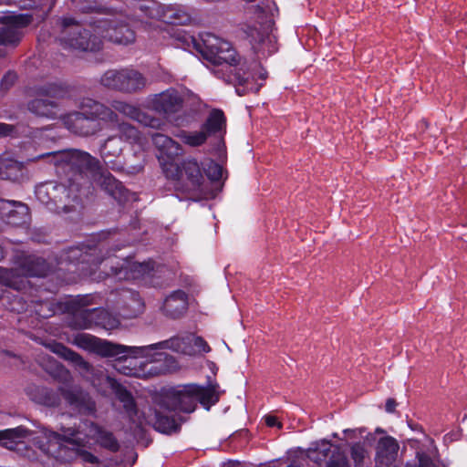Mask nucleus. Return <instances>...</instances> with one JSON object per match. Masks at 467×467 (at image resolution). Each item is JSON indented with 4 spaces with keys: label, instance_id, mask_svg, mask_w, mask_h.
I'll return each mask as SVG.
<instances>
[{
    "label": "nucleus",
    "instance_id": "f257e3e1",
    "mask_svg": "<svg viewBox=\"0 0 467 467\" xmlns=\"http://www.w3.org/2000/svg\"><path fill=\"white\" fill-rule=\"evenodd\" d=\"M219 400L213 387H201L195 384L185 385L182 389H171L163 393L150 420L160 432L169 433L178 429L174 412H192L200 402L207 410Z\"/></svg>",
    "mask_w": 467,
    "mask_h": 467
},
{
    "label": "nucleus",
    "instance_id": "f03ea898",
    "mask_svg": "<svg viewBox=\"0 0 467 467\" xmlns=\"http://www.w3.org/2000/svg\"><path fill=\"white\" fill-rule=\"evenodd\" d=\"M64 124L71 132L89 137L103 130V123L118 122V114L109 107L90 98L79 101L78 110L67 113Z\"/></svg>",
    "mask_w": 467,
    "mask_h": 467
},
{
    "label": "nucleus",
    "instance_id": "7ed1b4c3",
    "mask_svg": "<svg viewBox=\"0 0 467 467\" xmlns=\"http://www.w3.org/2000/svg\"><path fill=\"white\" fill-rule=\"evenodd\" d=\"M162 171L181 198L199 200L206 193L205 181L202 170L195 160H186L181 163L165 161Z\"/></svg>",
    "mask_w": 467,
    "mask_h": 467
},
{
    "label": "nucleus",
    "instance_id": "20e7f679",
    "mask_svg": "<svg viewBox=\"0 0 467 467\" xmlns=\"http://www.w3.org/2000/svg\"><path fill=\"white\" fill-rule=\"evenodd\" d=\"M54 29L56 39L64 48L83 52H97L102 48L103 42L97 31L85 28L73 17H57Z\"/></svg>",
    "mask_w": 467,
    "mask_h": 467
},
{
    "label": "nucleus",
    "instance_id": "39448f33",
    "mask_svg": "<svg viewBox=\"0 0 467 467\" xmlns=\"http://www.w3.org/2000/svg\"><path fill=\"white\" fill-rule=\"evenodd\" d=\"M52 157L56 165L61 166L67 178L89 184L88 174L93 179L94 173L99 169L100 161L89 153L79 150L69 149L57 152L43 154L38 158Z\"/></svg>",
    "mask_w": 467,
    "mask_h": 467
},
{
    "label": "nucleus",
    "instance_id": "423d86ee",
    "mask_svg": "<svg viewBox=\"0 0 467 467\" xmlns=\"http://www.w3.org/2000/svg\"><path fill=\"white\" fill-rule=\"evenodd\" d=\"M50 270V265L46 259L28 255L16 268L0 267V284L16 290H22L26 287L24 277H45Z\"/></svg>",
    "mask_w": 467,
    "mask_h": 467
},
{
    "label": "nucleus",
    "instance_id": "0eeeda50",
    "mask_svg": "<svg viewBox=\"0 0 467 467\" xmlns=\"http://www.w3.org/2000/svg\"><path fill=\"white\" fill-rule=\"evenodd\" d=\"M76 343L78 347L94 351L103 357L116 358L117 363L115 364V368L117 370L125 375H131L133 373V369L130 368V366L124 365V363L128 361L130 365H131L133 361L126 355V353H130V348L102 340L87 334L78 336L76 337Z\"/></svg>",
    "mask_w": 467,
    "mask_h": 467
},
{
    "label": "nucleus",
    "instance_id": "6e6552de",
    "mask_svg": "<svg viewBox=\"0 0 467 467\" xmlns=\"http://www.w3.org/2000/svg\"><path fill=\"white\" fill-rule=\"evenodd\" d=\"M88 305L87 298H80L71 303L72 322L76 328L87 329L99 327L109 330L116 327V319L112 318L106 310L99 307L88 308Z\"/></svg>",
    "mask_w": 467,
    "mask_h": 467
},
{
    "label": "nucleus",
    "instance_id": "1a4fd4ad",
    "mask_svg": "<svg viewBox=\"0 0 467 467\" xmlns=\"http://www.w3.org/2000/svg\"><path fill=\"white\" fill-rule=\"evenodd\" d=\"M35 93L37 98L28 101L27 109L37 117L55 119L58 109L55 99L66 96V88L57 83H47L36 87Z\"/></svg>",
    "mask_w": 467,
    "mask_h": 467
},
{
    "label": "nucleus",
    "instance_id": "9d476101",
    "mask_svg": "<svg viewBox=\"0 0 467 467\" xmlns=\"http://www.w3.org/2000/svg\"><path fill=\"white\" fill-rule=\"evenodd\" d=\"M60 433L43 429L42 435L32 439L33 444L44 454L60 462H70L76 452L60 443Z\"/></svg>",
    "mask_w": 467,
    "mask_h": 467
},
{
    "label": "nucleus",
    "instance_id": "9b49d317",
    "mask_svg": "<svg viewBox=\"0 0 467 467\" xmlns=\"http://www.w3.org/2000/svg\"><path fill=\"white\" fill-rule=\"evenodd\" d=\"M35 432L23 425L0 431V446L17 453L19 456L34 459V451L27 446L26 440Z\"/></svg>",
    "mask_w": 467,
    "mask_h": 467
},
{
    "label": "nucleus",
    "instance_id": "f8f14e48",
    "mask_svg": "<svg viewBox=\"0 0 467 467\" xmlns=\"http://www.w3.org/2000/svg\"><path fill=\"white\" fill-rule=\"evenodd\" d=\"M94 30L99 36L112 43L129 45L135 41V32L125 23L116 19H104L98 22Z\"/></svg>",
    "mask_w": 467,
    "mask_h": 467
},
{
    "label": "nucleus",
    "instance_id": "ddd939ff",
    "mask_svg": "<svg viewBox=\"0 0 467 467\" xmlns=\"http://www.w3.org/2000/svg\"><path fill=\"white\" fill-rule=\"evenodd\" d=\"M61 396L69 409L79 415L93 416L97 411V405L90 394L78 386L63 388Z\"/></svg>",
    "mask_w": 467,
    "mask_h": 467
},
{
    "label": "nucleus",
    "instance_id": "4468645a",
    "mask_svg": "<svg viewBox=\"0 0 467 467\" xmlns=\"http://www.w3.org/2000/svg\"><path fill=\"white\" fill-rule=\"evenodd\" d=\"M155 263L148 261L143 263L131 262L122 258L121 262L110 265V274L119 280L139 279L144 276H153Z\"/></svg>",
    "mask_w": 467,
    "mask_h": 467
},
{
    "label": "nucleus",
    "instance_id": "2eb2a0df",
    "mask_svg": "<svg viewBox=\"0 0 467 467\" xmlns=\"http://www.w3.org/2000/svg\"><path fill=\"white\" fill-rule=\"evenodd\" d=\"M88 185L81 182L67 178L65 182V193L62 195V202L59 204L57 213H69L79 211L84 207L86 189Z\"/></svg>",
    "mask_w": 467,
    "mask_h": 467
},
{
    "label": "nucleus",
    "instance_id": "dca6fc26",
    "mask_svg": "<svg viewBox=\"0 0 467 467\" xmlns=\"http://www.w3.org/2000/svg\"><path fill=\"white\" fill-rule=\"evenodd\" d=\"M92 180L102 191L118 202L122 203L129 200V190L102 166L94 173Z\"/></svg>",
    "mask_w": 467,
    "mask_h": 467
},
{
    "label": "nucleus",
    "instance_id": "f3484780",
    "mask_svg": "<svg viewBox=\"0 0 467 467\" xmlns=\"http://www.w3.org/2000/svg\"><path fill=\"white\" fill-rule=\"evenodd\" d=\"M192 334H186L185 336H174L169 339L151 344L144 347L130 348V351L134 355L149 356L152 350L171 349L175 352H182L191 355L192 352L188 350V345L192 343Z\"/></svg>",
    "mask_w": 467,
    "mask_h": 467
},
{
    "label": "nucleus",
    "instance_id": "a211bd4d",
    "mask_svg": "<svg viewBox=\"0 0 467 467\" xmlns=\"http://www.w3.org/2000/svg\"><path fill=\"white\" fill-rule=\"evenodd\" d=\"M36 196L37 200L49 210L57 213L65 193V182H46L36 186Z\"/></svg>",
    "mask_w": 467,
    "mask_h": 467
},
{
    "label": "nucleus",
    "instance_id": "6ab92c4d",
    "mask_svg": "<svg viewBox=\"0 0 467 467\" xmlns=\"http://www.w3.org/2000/svg\"><path fill=\"white\" fill-rule=\"evenodd\" d=\"M105 382L113 390L117 399L123 404V409L127 413L128 417L133 423H141V412L137 407V404L132 397L131 393L127 390L125 387L119 384L116 379L105 376Z\"/></svg>",
    "mask_w": 467,
    "mask_h": 467
},
{
    "label": "nucleus",
    "instance_id": "aec40b11",
    "mask_svg": "<svg viewBox=\"0 0 467 467\" xmlns=\"http://www.w3.org/2000/svg\"><path fill=\"white\" fill-rule=\"evenodd\" d=\"M247 36L253 48L258 52L270 55L277 50L276 37L271 33V24L260 27H248Z\"/></svg>",
    "mask_w": 467,
    "mask_h": 467
},
{
    "label": "nucleus",
    "instance_id": "412c9836",
    "mask_svg": "<svg viewBox=\"0 0 467 467\" xmlns=\"http://www.w3.org/2000/svg\"><path fill=\"white\" fill-rule=\"evenodd\" d=\"M183 97L176 89L171 88L159 94L153 100V109L167 118L182 110Z\"/></svg>",
    "mask_w": 467,
    "mask_h": 467
},
{
    "label": "nucleus",
    "instance_id": "4be33fe9",
    "mask_svg": "<svg viewBox=\"0 0 467 467\" xmlns=\"http://www.w3.org/2000/svg\"><path fill=\"white\" fill-rule=\"evenodd\" d=\"M84 425L88 428L87 435L96 440L99 446L111 452L119 451V442L111 431H107L93 421L86 420Z\"/></svg>",
    "mask_w": 467,
    "mask_h": 467
},
{
    "label": "nucleus",
    "instance_id": "5701e85b",
    "mask_svg": "<svg viewBox=\"0 0 467 467\" xmlns=\"http://www.w3.org/2000/svg\"><path fill=\"white\" fill-rule=\"evenodd\" d=\"M188 308V298L185 292L177 290L164 301L162 310L165 316L172 319L182 317Z\"/></svg>",
    "mask_w": 467,
    "mask_h": 467
},
{
    "label": "nucleus",
    "instance_id": "b1692460",
    "mask_svg": "<svg viewBox=\"0 0 467 467\" xmlns=\"http://www.w3.org/2000/svg\"><path fill=\"white\" fill-rule=\"evenodd\" d=\"M124 143L118 136H109L103 143L100 149L101 157L105 163L111 169H118L117 158H119L123 151Z\"/></svg>",
    "mask_w": 467,
    "mask_h": 467
},
{
    "label": "nucleus",
    "instance_id": "393cba45",
    "mask_svg": "<svg viewBox=\"0 0 467 467\" xmlns=\"http://www.w3.org/2000/svg\"><path fill=\"white\" fill-rule=\"evenodd\" d=\"M150 136L161 155L167 157L166 161H173V159L181 154L180 144L169 136L160 132L151 133Z\"/></svg>",
    "mask_w": 467,
    "mask_h": 467
},
{
    "label": "nucleus",
    "instance_id": "a878e982",
    "mask_svg": "<svg viewBox=\"0 0 467 467\" xmlns=\"http://www.w3.org/2000/svg\"><path fill=\"white\" fill-rule=\"evenodd\" d=\"M225 127L226 118L223 111L219 109H213L209 112L202 129L208 137L214 136L222 140Z\"/></svg>",
    "mask_w": 467,
    "mask_h": 467
},
{
    "label": "nucleus",
    "instance_id": "bb28decb",
    "mask_svg": "<svg viewBox=\"0 0 467 467\" xmlns=\"http://www.w3.org/2000/svg\"><path fill=\"white\" fill-rule=\"evenodd\" d=\"M26 174V169L22 162L9 158L0 159V178L12 182H21Z\"/></svg>",
    "mask_w": 467,
    "mask_h": 467
},
{
    "label": "nucleus",
    "instance_id": "cd10ccee",
    "mask_svg": "<svg viewBox=\"0 0 467 467\" xmlns=\"http://www.w3.org/2000/svg\"><path fill=\"white\" fill-rule=\"evenodd\" d=\"M53 352L65 360L69 361L81 373H88L92 368L91 365L84 360L78 353L61 343L54 346Z\"/></svg>",
    "mask_w": 467,
    "mask_h": 467
},
{
    "label": "nucleus",
    "instance_id": "c85d7f7f",
    "mask_svg": "<svg viewBox=\"0 0 467 467\" xmlns=\"http://www.w3.org/2000/svg\"><path fill=\"white\" fill-rule=\"evenodd\" d=\"M399 449L400 446L394 438L390 436L380 438L376 447L377 459L381 463L389 464L395 460Z\"/></svg>",
    "mask_w": 467,
    "mask_h": 467
},
{
    "label": "nucleus",
    "instance_id": "c756f323",
    "mask_svg": "<svg viewBox=\"0 0 467 467\" xmlns=\"http://www.w3.org/2000/svg\"><path fill=\"white\" fill-rule=\"evenodd\" d=\"M124 94H133L141 91L147 86L146 78L138 70L123 68Z\"/></svg>",
    "mask_w": 467,
    "mask_h": 467
},
{
    "label": "nucleus",
    "instance_id": "7c9ffc66",
    "mask_svg": "<svg viewBox=\"0 0 467 467\" xmlns=\"http://www.w3.org/2000/svg\"><path fill=\"white\" fill-rule=\"evenodd\" d=\"M7 203L13 206L7 213L8 223L13 225H23L30 220L29 208L26 204L20 202H9Z\"/></svg>",
    "mask_w": 467,
    "mask_h": 467
},
{
    "label": "nucleus",
    "instance_id": "2f4dec72",
    "mask_svg": "<svg viewBox=\"0 0 467 467\" xmlns=\"http://www.w3.org/2000/svg\"><path fill=\"white\" fill-rule=\"evenodd\" d=\"M214 65H222L223 63L230 66L237 65L239 59L236 55V51L233 48L231 44L227 41H223L221 44L220 49L209 60Z\"/></svg>",
    "mask_w": 467,
    "mask_h": 467
},
{
    "label": "nucleus",
    "instance_id": "473e14b6",
    "mask_svg": "<svg viewBox=\"0 0 467 467\" xmlns=\"http://www.w3.org/2000/svg\"><path fill=\"white\" fill-rule=\"evenodd\" d=\"M161 21L171 25H186L191 21V16L179 5H167L164 6Z\"/></svg>",
    "mask_w": 467,
    "mask_h": 467
},
{
    "label": "nucleus",
    "instance_id": "72a5a7b5",
    "mask_svg": "<svg viewBox=\"0 0 467 467\" xmlns=\"http://www.w3.org/2000/svg\"><path fill=\"white\" fill-rule=\"evenodd\" d=\"M332 447L333 445L326 440L317 441L312 443L311 447L307 450L306 456L309 460L320 463L330 458L333 452Z\"/></svg>",
    "mask_w": 467,
    "mask_h": 467
},
{
    "label": "nucleus",
    "instance_id": "f704fd0d",
    "mask_svg": "<svg viewBox=\"0 0 467 467\" xmlns=\"http://www.w3.org/2000/svg\"><path fill=\"white\" fill-rule=\"evenodd\" d=\"M123 68L109 69L100 78L99 83L104 88L123 93Z\"/></svg>",
    "mask_w": 467,
    "mask_h": 467
},
{
    "label": "nucleus",
    "instance_id": "c9c22d12",
    "mask_svg": "<svg viewBox=\"0 0 467 467\" xmlns=\"http://www.w3.org/2000/svg\"><path fill=\"white\" fill-rule=\"evenodd\" d=\"M143 166L144 153L140 151L126 157L122 163L118 162L119 168L115 171H121L128 174H137L143 169Z\"/></svg>",
    "mask_w": 467,
    "mask_h": 467
},
{
    "label": "nucleus",
    "instance_id": "e433bc0d",
    "mask_svg": "<svg viewBox=\"0 0 467 467\" xmlns=\"http://www.w3.org/2000/svg\"><path fill=\"white\" fill-rule=\"evenodd\" d=\"M236 81V92L239 96L245 95L248 91L257 92L261 86L254 83L250 73L243 71V68L236 69L234 74Z\"/></svg>",
    "mask_w": 467,
    "mask_h": 467
},
{
    "label": "nucleus",
    "instance_id": "4c0bfd02",
    "mask_svg": "<svg viewBox=\"0 0 467 467\" xmlns=\"http://www.w3.org/2000/svg\"><path fill=\"white\" fill-rule=\"evenodd\" d=\"M35 396L33 400L47 407H57L59 404V398L52 390L45 387H35Z\"/></svg>",
    "mask_w": 467,
    "mask_h": 467
},
{
    "label": "nucleus",
    "instance_id": "58836bf2",
    "mask_svg": "<svg viewBox=\"0 0 467 467\" xmlns=\"http://www.w3.org/2000/svg\"><path fill=\"white\" fill-rule=\"evenodd\" d=\"M22 32L16 26H7L0 28V45L16 47L22 38Z\"/></svg>",
    "mask_w": 467,
    "mask_h": 467
},
{
    "label": "nucleus",
    "instance_id": "ea45409f",
    "mask_svg": "<svg viewBox=\"0 0 467 467\" xmlns=\"http://www.w3.org/2000/svg\"><path fill=\"white\" fill-rule=\"evenodd\" d=\"M75 7L81 13L108 14L109 9L97 0H77L73 2Z\"/></svg>",
    "mask_w": 467,
    "mask_h": 467
},
{
    "label": "nucleus",
    "instance_id": "a19ab883",
    "mask_svg": "<svg viewBox=\"0 0 467 467\" xmlns=\"http://www.w3.org/2000/svg\"><path fill=\"white\" fill-rule=\"evenodd\" d=\"M117 123L118 134L116 136L119 137L123 142L133 143L139 140L140 132L133 125L124 121Z\"/></svg>",
    "mask_w": 467,
    "mask_h": 467
},
{
    "label": "nucleus",
    "instance_id": "79ce46f5",
    "mask_svg": "<svg viewBox=\"0 0 467 467\" xmlns=\"http://www.w3.org/2000/svg\"><path fill=\"white\" fill-rule=\"evenodd\" d=\"M224 40L218 38L213 35H207L204 39H202V48L200 49V52L202 54L203 57L207 60H210L213 56L220 49L221 44Z\"/></svg>",
    "mask_w": 467,
    "mask_h": 467
},
{
    "label": "nucleus",
    "instance_id": "37998d69",
    "mask_svg": "<svg viewBox=\"0 0 467 467\" xmlns=\"http://www.w3.org/2000/svg\"><path fill=\"white\" fill-rule=\"evenodd\" d=\"M136 121L145 127H149L154 130H162L167 126L166 122L158 117H155L148 112L142 111L140 109L136 117Z\"/></svg>",
    "mask_w": 467,
    "mask_h": 467
},
{
    "label": "nucleus",
    "instance_id": "c03bdc74",
    "mask_svg": "<svg viewBox=\"0 0 467 467\" xmlns=\"http://www.w3.org/2000/svg\"><path fill=\"white\" fill-rule=\"evenodd\" d=\"M110 109L116 114V111H118L134 120L136 119L137 114L139 113L140 110V109L136 106L121 100H113Z\"/></svg>",
    "mask_w": 467,
    "mask_h": 467
},
{
    "label": "nucleus",
    "instance_id": "a18cd8bd",
    "mask_svg": "<svg viewBox=\"0 0 467 467\" xmlns=\"http://www.w3.org/2000/svg\"><path fill=\"white\" fill-rule=\"evenodd\" d=\"M350 455L355 462V467H362L364 460L368 457V452L363 443L356 442L350 448Z\"/></svg>",
    "mask_w": 467,
    "mask_h": 467
},
{
    "label": "nucleus",
    "instance_id": "49530a36",
    "mask_svg": "<svg viewBox=\"0 0 467 467\" xmlns=\"http://www.w3.org/2000/svg\"><path fill=\"white\" fill-rule=\"evenodd\" d=\"M327 467H349L347 456L338 447H334Z\"/></svg>",
    "mask_w": 467,
    "mask_h": 467
},
{
    "label": "nucleus",
    "instance_id": "de8ad7c7",
    "mask_svg": "<svg viewBox=\"0 0 467 467\" xmlns=\"http://www.w3.org/2000/svg\"><path fill=\"white\" fill-rule=\"evenodd\" d=\"M61 431L63 434H60L61 440L60 443L67 445L69 448H74L76 446H80L81 441L80 440L73 439V437L78 433V431L75 428H61Z\"/></svg>",
    "mask_w": 467,
    "mask_h": 467
},
{
    "label": "nucleus",
    "instance_id": "09e8293b",
    "mask_svg": "<svg viewBox=\"0 0 467 467\" xmlns=\"http://www.w3.org/2000/svg\"><path fill=\"white\" fill-rule=\"evenodd\" d=\"M204 171L212 182H218L223 178V167L214 161L208 162L204 167Z\"/></svg>",
    "mask_w": 467,
    "mask_h": 467
},
{
    "label": "nucleus",
    "instance_id": "8fccbe9b",
    "mask_svg": "<svg viewBox=\"0 0 467 467\" xmlns=\"http://www.w3.org/2000/svg\"><path fill=\"white\" fill-rule=\"evenodd\" d=\"M66 259L71 263H88V253L79 247H71L66 254Z\"/></svg>",
    "mask_w": 467,
    "mask_h": 467
},
{
    "label": "nucleus",
    "instance_id": "3c124183",
    "mask_svg": "<svg viewBox=\"0 0 467 467\" xmlns=\"http://www.w3.org/2000/svg\"><path fill=\"white\" fill-rule=\"evenodd\" d=\"M207 138L206 133L201 129L199 131L187 133L184 136V141L191 146L196 147L204 143Z\"/></svg>",
    "mask_w": 467,
    "mask_h": 467
},
{
    "label": "nucleus",
    "instance_id": "603ef678",
    "mask_svg": "<svg viewBox=\"0 0 467 467\" xmlns=\"http://www.w3.org/2000/svg\"><path fill=\"white\" fill-rule=\"evenodd\" d=\"M12 26H16V28L20 29L21 27H25L32 23L33 16L29 14H21L17 16H12L7 17Z\"/></svg>",
    "mask_w": 467,
    "mask_h": 467
},
{
    "label": "nucleus",
    "instance_id": "864d4df0",
    "mask_svg": "<svg viewBox=\"0 0 467 467\" xmlns=\"http://www.w3.org/2000/svg\"><path fill=\"white\" fill-rule=\"evenodd\" d=\"M17 75L15 71H7L0 81V90L7 92L16 82Z\"/></svg>",
    "mask_w": 467,
    "mask_h": 467
},
{
    "label": "nucleus",
    "instance_id": "5fc2aeb1",
    "mask_svg": "<svg viewBox=\"0 0 467 467\" xmlns=\"http://www.w3.org/2000/svg\"><path fill=\"white\" fill-rule=\"evenodd\" d=\"M83 443L81 442L80 446H76L74 448H69V450H72L76 452L74 457L70 460H74L76 457L79 456L84 462H89V463H98L99 459L94 456L92 453L85 451L82 449Z\"/></svg>",
    "mask_w": 467,
    "mask_h": 467
},
{
    "label": "nucleus",
    "instance_id": "6e6d98bb",
    "mask_svg": "<svg viewBox=\"0 0 467 467\" xmlns=\"http://www.w3.org/2000/svg\"><path fill=\"white\" fill-rule=\"evenodd\" d=\"M418 462L415 463H407L405 467H435L432 459L425 452L417 451Z\"/></svg>",
    "mask_w": 467,
    "mask_h": 467
},
{
    "label": "nucleus",
    "instance_id": "4d7b16f0",
    "mask_svg": "<svg viewBox=\"0 0 467 467\" xmlns=\"http://www.w3.org/2000/svg\"><path fill=\"white\" fill-rule=\"evenodd\" d=\"M192 342H193L199 351L208 353L211 350L207 342L202 337H194L192 335Z\"/></svg>",
    "mask_w": 467,
    "mask_h": 467
},
{
    "label": "nucleus",
    "instance_id": "13d9d810",
    "mask_svg": "<svg viewBox=\"0 0 467 467\" xmlns=\"http://www.w3.org/2000/svg\"><path fill=\"white\" fill-rule=\"evenodd\" d=\"M15 131V126L6 124V123H0V136L5 137L12 135Z\"/></svg>",
    "mask_w": 467,
    "mask_h": 467
},
{
    "label": "nucleus",
    "instance_id": "bf43d9fd",
    "mask_svg": "<svg viewBox=\"0 0 467 467\" xmlns=\"http://www.w3.org/2000/svg\"><path fill=\"white\" fill-rule=\"evenodd\" d=\"M265 424L268 427H275V426H276L279 429H281L283 427V424L280 421H278V420H277V418L275 416L266 415L265 417Z\"/></svg>",
    "mask_w": 467,
    "mask_h": 467
},
{
    "label": "nucleus",
    "instance_id": "052dcab7",
    "mask_svg": "<svg viewBox=\"0 0 467 467\" xmlns=\"http://www.w3.org/2000/svg\"><path fill=\"white\" fill-rule=\"evenodd\" d=\"M396 406L397 402L394 399L389 398L387 400L385 408L388 412H394Z\"/></svg>",
    "mask_w": 467,
    "mask_h": 467
},
{
    "label": "nucleus",
    "instance_id": "680f3d73",
    "mask_svg": "<svg viewBox=\"0 0 467 467\" xmlns=\"http://www.w3.org/2000/svg\"><path fill=\"white\" fill-rule=\"evenodd\" d=\"M122 296L123 298L127 299V298H132L134 299L136 296H138L137 294L130 291V290H125V289H122Z\"/></svg>",
    "mask_w": 467,
    "mask_h": 467
},
{
    "label": "nucleus",
    "instance_id": "e2e57ef3",
    "mask_svg": "<svg viewBox=\"0 0 467 467\" xmlns=\"http://www.w3.org/2000/svg\"><path fill=\"white\" fill-rule=\"evenodd\" d=\"M47 35V32H43L40 34L39 37L43 38L44 40H46V36Z\"/></svg>",
    "mask_w": 467,
    "mask_h": 467
},
{
    "label": "nucleus",
    "instance_id": "0e129e2a",
    "mask_svg": "<svg viewBox=\"0 0 467 467\" xmlns=\"http://www.w3.org/2000/svg\"><path fill=\"white\" fill-rule=\"evenodd\" d=\"M378 433H383L384 431L380 428H378L377 431H376Z\"/></svg>",
    "mask_w": 467,
    "mask_h": 467
},
{
    "label": "nucleus",
    "instance_id": "69168bd1",
    "mask_svg": "<svg viewBox=\"0 0 467 467\" xmlns=\"http://www.w3.org/2000/svg\"><path fill=\"white\" fill-rule=\"evenodd\" d=\"M260 78L265 79L266 78V76H265V74H261Z\"/></svg>",
    "mask_w": 467,
    "mask_h": 467
},
{
    "label": "nucleus",
    "instance_id": "338daca9",
    "mask_svg": "<svg viewBox=\"0 0 467 467\" xmlns=\"http://www.w3.org/2000/svg\"><path fill=\"white\" fill-rule=\"evenodd\" d=\"M344 432L345 433H349V432H352V431L351 430H345Z\"/></svg>",
    "mask_w": 467,
    "mask_h": 467
},
{
    "label": "nucleus",
    "instance_id": "774afa93",
    "mask_svg": "<svg viewBox=\"0 0 467 467\" xmlns=\"http://www.w3.org/2000/svg\"><path fill=\"white\" fill-rule=\"evenodd\" d=\"M4 56V52L0 50V57Z\"/></svg>",
    "mask_w": 467,
    "mask_h": 467
}]
</instances>
